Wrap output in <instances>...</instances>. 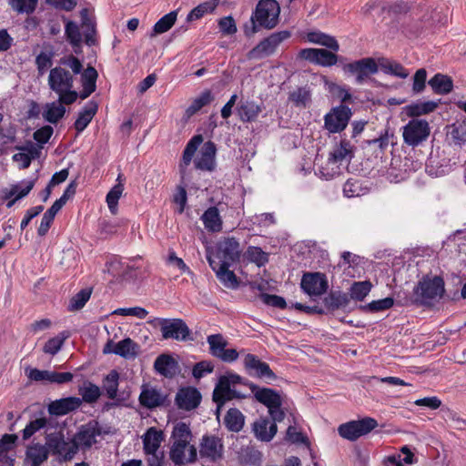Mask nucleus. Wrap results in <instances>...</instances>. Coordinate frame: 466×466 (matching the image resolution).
I'll return each mask as SVG.
<instances>
[{"instance_id":"f257e3e1","label":"nucleus","mask_w":466,"mask_h":466,"mask_svg":"<svg viewBox=\"0 0 466 466\" xmlns=\"http://www.w3.org/2000/svg\"><path fill=\"white\" fill-rule=\"evenodd\" d=\"M280 6L277 0H259L248 22L242 28L247 38L253 37L262 28L271 30L279 23Z\"/></svg>"},{"instance_id":"f03ea898","label":"nucleus","mask_w":466,"mask_h":466,"mask_svg":"<svg viewBox=\"0 0 466 466\" xmlns=\"http://www.w3.org/2000/svg\"><path fill=\"white\" fill-rule=\"evenodd\" d=\"M410 299L411 305L417 307H431L433 300L445 298V282L441 276L424 275L415 285Z\"/></svg>"},{"instance_id":"7ed1b4c3","label":"nucleus","mask_w":466,"mask_h":466,"mask_svg":"<svg viewBox=\"0 0 466 466\" xmlns=\"http://www.w3.org/2000/svg\"><path fill=\"white\" fill-rule=\"evenodd\" d=\"M341 69L347 76H354L355 83L358 85L370 81L374 86L387 87L386 85L371 77L379 72L378 59L374 57H363L350 63L343 62Z\"/></svg>"},{"instance_id":"20e7f679","label":"nucleus","mask_w":466,"mask_h":466,"mask_svg":"<svg viewBox=\"0 0 466 466\" xmlns=\"http://www.w3.org/2000/svg\"><path fill=\"white\" fill-rule=\"evenodd\" d=\"M164 432L156 427L148 428L142 436L143 450L147 458V466H163L165 461L164 451H157L164 441Z\"/></svg>"},{"instance_id":"39448f33","label":"nucleus","mask_w":466,"mask_h":466,"mask_svg":"<svg viewBox=\"0 0 466 466\" xmlns=\"http://www.w3.org/2000/svg\"><path fill=\"white\" fill-rule=\"evenodd\" d=\"M378 425L379 423L374 418L364 417L340 424L338 428V433L345 440L355 441L371 432Z\"/></svg>"},{"instance_id":"423d86ee","label":"nucleus","mask_w":466,"mask_h":466,"mask_svg":"<svg viewBox=\"0 0 466 466\" xmlns=\"http://www.w3.org/2000/svg\"><path fill=\"white\" fill-rule=\"evenodd\" d=\"M291 36L289 30H282L270 34L247 53V58L262 59L273 55L278 46L286 39Z\"/></svg>"},{"instance_id":"0eeeda50","label":"nucleus","mask_w":466,"mask_h":466,"mask_svg":"<svg viewBox=\"0 0 466 466\" xmlns=\"http://www.w3.org/2000/svg\"><path fill=\"white\" fill-rule=\"evenodd\" d=\"M93 423V420H91L78 428L75 437L71 440V445L64 454L65 461L72 460L77 453L80 446L85 450H88L96 443V431Z\"/></svg>"},{"instance_id":"6e6552de","label":"nucleus","mask_w":466,"mask_h":466,"mask_svg":"<svg viewBox=\"0 0 466 466\" xmlns=\"http://www.w3.org/2000/svg\"><path fill=\"white\" fill-rule=\"evenodd\" d=\"M158 322L162 337L165 339H173L179 341H192L191 330L182 319H155L149 323Z\"/></svg>"},{"instance_id":"1a4fd4ad","label":"nucleus","mask_w":466,"mask_h":466,"mask_svg":"<svg viewBox=\"0 0 466 466\" xmlns=\"http://www.w3.org/2000/svg\"><path fill=\"white\" fill-rule=\"evenodd\" d=\"M352 114V109L347 105L333 106L324 116V128L331 134L342 132L348 127Z\"/></svg>"},{"instance_id":"9d476101","label":"nucleus","mask_w":466,"mask_h":466,"mask_svg":"<svg viewBox=\"0 0 466 466\" xmlns=\"http://www.w3.org/2000/svg\"><path fill=\"white\" fill-rule=\"evenodd\" d=\"M257 401L268 408L271 423L277 424L284 420L286 411L282 407L283 400L279 391L275 389L268 388L263 393L258 395Z\"/></svg>"},{"instance_id":"9b49d317","label":"nucleus","mask_w":466,"mask_h":466,"mask_svg":"<svg viewBox=\"0 0 466 466\" xmlns=\"http://www.w3.org/2000/svg\"><path fill=\"white\" fill-rule=\"evenodd\" d=\"M301 290L310 297H320L329 289V280L325 273L305 271L300 280Z\"/></svg>"},{"instance_id":"f8f14e48","label":"nucleus","mask_w":466,"mask_h":466,"mask_svg":"<svg viewBox=\"0 0 466 466\" xmlns=\"http://www.w3.org/2000/svg\"><path fill=\"white\" fill-rule=\"evenodd\" d=\"M431 133V127L425 119H411L403 127V141L415 147L425 141Z\"/></svg>"},{"instance_id":"ddd939ff","label":"nucleus","mask_w":466,"mask_h":466,"mask_svg":"<svg viewBox=\"0 0 466 466\" xmlns=\"http://www.w3.org/2000/svg\"><path fill=\"white\" fill-rule=\"evenodd\" d=\"M364 144L373 149V154H375L376 157L379 155L382 156L390 146L394 147L397 145L395 128L390 127L388 121L384 128L380 130L377 137L367 139L364 141Z\"/></svg>"},{"instance_id":"4468645a","label":"nucleus","mask_w":466,"mask_h":466,"mask_svg":"<svg viewBox=\"0 0 466 466\" xmlns=\"http://www.w3.org/2000/svg\"><path fill=\"white\" fill-rule=\"evenodd\" d=\"M201 400L202 395L196 387H181L176 394L175 404L179 410L190 411L199 406Z\"/></svg>"},{"instance_id":"2eb2a0df","label":"nucleus","mask_w":466,"mask_h":466,"mask_svg":"<svg viewBox=\"0 0 466 466\" xmlns=\"http://www.w3.org/2000/svg\"><path fill=\"white\" fill-rule=\"evenodd\" d=\"M199 454L216 462L223 458L224 445L220 438L215 435H204L200 442Z\"/></svg>"},{"instance_id":"dca6fc26","label":"nucleus","mask_w":466,"mask_h":466,"mask_svg":"<svg viewBox=\"0 0 466 466\" xmlns=\"http://www.w3.org/2000/svg\"><path fill=\"white\" fill-rule=\"evenodd\" d=\"M247 395L242 394L235 389H231L227 377H219L218 381L212 393V400L222 408L227 401L233 399H246Z\"/></svg>"},{"instance_id":"f3484780","label":"nucleus","mask_w":466,"mask_h":466,"mask_svg":"<svg viewBox=\"0 0 466 466\" xmlns=\"http://www.w3.org/2000/svg\"><path fill=\"white\" fill-rule=\"evenodd\" d=\"M217 256L221 261H227L228 263L238 262L241 256V250L239 249V242L234 237L224 238L219 240L217 245Z\"/></svg>"},{"instance_id":"a211bd4d","label":"nucleus","mask_w":466,"mask_h":466,"mask_svg":"<svg viewBox=\"0 0 466 466\" xmlns=\"http://www.w3.org/2000/svg\"><path fill=\"white\" fill-rule=\"evenodd\" d=\"M244 367H245V370L251 376H256L260 379H263V378L269 379V380L277 379V375L270 369L269 365L267 362L262 361L260 359H258V356H256L254 354L248 353L245 356Z\"/></svg>"},{"instance_id":"6ab92c4d","label":"nucleus","mask_w":466,"mask_h":466,"mask_svg":"<svg viewBox=\"0 0 466 466\" xmlns=\"http://www.w3.org/2000/svg\"><path fill=\"white\" fill-rule=\"evenodd\" d=\"M153 368L157 374L167 379H173L181 372L178 361L171 354L167 353L157 357Z\"/></svg>"},{"instance_id":"aec40b11","label":"nucleus","mask_w":466,"mask_h":466,"mask_svg":"<svg viewBox=\"0 0 466 466\" xmlns=\"http://www.w3.org/2000/svg\"><path fill=\"white\" fill-rule=\"evenodd\" d=\"M324 295L325 297L322 299V303L325 315H333L336 310L345 309L350 304L349 294L341 290L331 289L329 292L327 291Z\"/></svg>"},{"instance_id":"412c9836","label":"nucleus","mask_w":466,"mask_h":466,"mask_svg":"<svg viewBox=\"0 0 466 466\" xmlns=\"http://www.w3.org/2000/svg\"><path fill=\"white\" fill-rule=\"evenodd\" d=\"M83 403L78 397L69 396L51 401L47 411L51 416H64L76 410Z\"/></svg>"},{"instance_id":"4be33fe9","label":"nucleus","mask_w":466,"mask_h":466,"mask_svg":"<svg viewBox=\"0 0 466 466\" xmlns=\"http://www.w3.org/2000/svg\"><path fill=\"white\" fill-rule=\"evenodd\" d=\"M251 430L257 440L269 442L278 432V425L271 423L269 418L260 416L252 423Z\"/></svg>"},{"instance_id":"5701e85b","label":"nucleus","mask_w":466,"mask_h":466,"mask_svg":"<svg viewBox=\"0 0 466 466\" xmlns=\"http://www.w3.org/2000/svg\"><path fill=\"white\" fill-rule=\"evenodd\" d=\"M48 448L39 442H32L26 447L24 466H41L47 461Z\"/></svg>"},{"instance_id":"b1692460","label":"nucleus","mask_w":466,"mask_h":466,"mask_svg":"<svg viewBox=\"0 0 466 466\" xmlns=\"http://www.w3.org/2000/svg\"><path fill=\"white\" fill-rule=\"evenodd\" d=\"M216 144L208 140L204 143L201 149V156L194 161L195 167L199 170L214 171L216 168Z\"/></svg>"},{"instance_id":"393cba45","label":"nucleus","mask_w":466,"mask_h":466,"mask_svg":"<svg viewBox=\"0 0 466 466\" xmlns=\"http://www.w3.org/2000/svg\"><path fill=\"white\" fill-rule=\"evenodd\" d=\"M446 141L450 146L466 145V122L456 121L446 126Z\"/></svg>"},{"instance_id":"a878e982","label":"nucleus","mask_w":466,"mask_h":466,"mask_svg":"<svg viewBox=\"0 0 466 466\" xmlns=\"http://www.w3.org/2000/svg\"><path fill=\"white\" fill-rule=\"evenodd\" d=\"M98 110V103L95 100H89L85 106L79 111L78 116L74 123V127L77 134L83 132Z\"/></svg>"},{"instance_id":"bb28decb","label":"nucleus","mask_w":466,"mask_h":466,"mask_svg":"<svg viewBox=\"0 0 466 466\" xmlns=\"http://www.w3.org/2000/svg\"><path fill=\"white\" fill-rule=\"evenodd\" d=\"M441 99H438L436 101H425L420 102L417 101L415 103H411L403 107L405 114L411 117L412 119H417L416 117L420 116L422 115H428L436 110L440 104H441Z\"/></svg>"},{"instance_id":"cd10ccee","label":"nucleus","mask_w":466,"mask_h":466,"mask_svg":"<svg viewBox=\"0 0 466 466\" xmlns=\"http://www.w3.org/2000/svg\"><path fill=\"white\" fill-rule=\"evenodd\" d=\"M213 100L214 96L209 89L203 91L185 110L181 122L187 124L193 115L198 113L202 107L209 105Z\"/></svg>"},{"instance_id":"c85d7f7f","label":"nucleus","mask_w":466,"mask_h":466,"mask_svg":"<svg viewBox=\"0 0 466 466\" xmlns=\"http://www.w3.org/2000/svg\"><path fill=\"white\" fill-rule=\"evenodd\" d=\"M49 423L48 419L45 416V410H40L31 416L30 421L26 424L25 428L22 431L23 441L29 440L35 433L42 429H46Z\"/></svg>"},{"instance_id":"c756f323","label":"nucleus","mask_w":466,"mask_h":466,"mask_svg":"<svg viewBox=\"0 0 466 466\" xmlns=\"http://www.w3.org/2000/svg\"><path fill=\"white\" fill-rule=\"evenodd\" d=\"M238 461L241 466H261L262 452L254 446H243L238 452Z\"/></svg>"},{"instance_id":"7c9ffc66","label":"nucleus","mask_w":466,"mask_h":466,"mask_svg":"<svg viewBox=\"0 0 466 466\" xmlns=\"http://www.w3.org/2000/svg\"><path fill=\"white\" fill-rule=\"evenodd\" d=\"M429 86L437 95H448L453 90L452 78L441 73L435 74L429 81Z\"/></svg>"},{"instance_id":"2f4dec72","label":"nucleus","mask_w":466,"mask_h":466,"mask_svg":"<svg viewBox=\"0 0 466 466\" xmlns=\"http://www.w3.org/2000/svg\"><path fill=\"white\" fill-rule=\"evenodd\" d=\"M160 390L151 387L148 384H143L141 392L138 397L139 403L142 407L150 410L158 408Z\"/></svg>"},{"instance_id":"473e14b6","label":"nucleus","mask_w":466,"mask_h":466,"mask_svg":"<svg viewBox=\"0 0 466 466\" xmlns=\"http://www.w3.org/2000/svg\"><path fill=\"white\" fill-rule=\"evenodd\" d=\"M379 69L384 74L394 76L402 79L409 76V71L399 62L386 57H379Z\"/></svg>"},{"instance_id":"72a5a7b5","label":"nucleus","mask_w":466,"mask_h":466,"mask_svg":"<svg viewBox=\"0 0 466 466\" xmlns=\"http://www.w3.org/2000/svg\"><path fill=\"white\" fill-rule=\"evenodd\" d=\"M44 446L48 448L49 453L51 452L54 455H62L64 457V454L67 450V443L65 441L63 431H60L46 434V444Z\"/></svg>"},{"instance_id":"f704fd0d","label":"nucleus","mask_w":466,"mask_h":466,"mask_svg":"<svg viewBox=\"0 0 466 466\" xmlns=\"http://www.w3.org/2000/svg\"><path fill=\"white\" fill-rule=\"evenodd\" d=\"M237 111L242 122H254L262 111V108L256 102L247 100L238 106Z\"/></svg>"},{"instance_id":"c9c22d12","label":"nucleus","mask_w":466,"mask_h":466,"mask_svg":"<svg viewBox=\"0 0 466 466\" xmlns=\"http://www.w3.org/2000/svg\"><path fill=\"white\" fill-rule=\"evenodd\" d=\"M230 266V263H228L227 261H221L217 270V278L226 287L232 289H237L239 287L240 282L234 271L229 269Z\"/></svg>"},{"instance_id":"e433bc0d","label":"nucleus","mask_w":466,"mask_h":466,"mask_svg":"<svg viewBox=\"0 0 466 466\" xmlns=\"http://www.w3.org/2000/svg\"><path fill=\"white\" fill-rule=\"evenodd\" d=\"M307 38L309 42L325 46L326 48L331 51L338 52L339 49V45L337 39L334 36L325 34L323 32H309L307 35Z\"/></svg>"},{"instance_id":"4c0bfd02","label":"nucleus","mask_w":466,"mask_h":466,"mask_svg":"<svg viewBox=\"0 0 466 466\" xmlns=\"http://www.w3.org/2000/svg\"><path fill=\"white\" fill-rule=\"evenodd\" d=\"M219 3L220 0H208L199 4L187 14L186 22L191 23L202 18L205 15L213 14Z\"/></svg>"},{"instance_id":"58836bf2","label":"nucleus","mask_w":466,"mask_h":466,"mask_svg":"<svg viewBox=\"0 0 466 466\" xmlns=\"http://www.w3.org/2000/svg\"><path fill=\"white\" fill-rule=\"evenodd\" d=\"M225 427L232 432H239L245 425V416L237 408H230L224 418Z\"/></svg>"},{"instance_id":"ea45409f","label":"nucleus","mask_w":466,"mask_h":466,"mask_svg":"<svg viewBox=\"0 0 466 466\" xmlns=\"http://www.w3.org/2000/svg\"><path fill=\"white\" fill-rule=\"evenodd\" d=\"M205 228L212 233L219 232L222 229V219L217 207L208 208L201 216Z\"/></svg>"},{"instance_id":"a19ab883","label":"nucleus","mask_w":466,"mask_h":466,"mask_svg":"<svg viewBox=\"0 0 466 466\" xmlns=\"http://www.w3.org/2000/svg\"><path fill=\"white\" fill-rule=\"evenodd\" d=\"M78 393L82 396L80 400L89 404L96 402L102 394L100 388L88 380H84L83 385L78 386Z\"/></svg>"},{"instance_id":"79ce46f5","label":"nucleus","mask_w":466,"mask_h":466,"mask_svg":"<svg viewBox=\"0 0 466 466\" xmlns=\"http://www.w3.org/2000/svg\"><path fill=\"white\" fill-rule=\"evenodd\" d=\"M178 9L171 11L167 15H163L154 25L152 31L149 35L150 37H154L157 35L164 34L173 27L177 18Z\"/></svg>"},{"instance_id":"37998d69","label":"nucleus","mask_w":466,"mask_h":466,"mask_svg":"<svg viewBox=\"0 0 466 466\" xmlns=\"http://www.w3.org/2000/svg\"><path fill=\"white\" fill-rule=\"evenodd\" d=\"M66 112L65 106L60 105L57 101L46 103L44 106L43 117L50 124H57Z\"/></svg>"},{"instance_id":"c03bdc74","label":"nucleus","mask_w":466,"mask_h":466,"mask_svg":"<svg viewBox=\"0 0 466 466\" xmlns=\"http://www.w3.org/2000/svg\"><path fill=\"white\" fill-rule=\"evenodd\" d=\"M318 58L316 60V65L329 67L337 63H339V66L342 67L343 62L348 60L347 57L338 56L334 51L328 50L325 48H318Z\"/></svg>"},{"instance_id":"a18cd8bd","label":"nucleus","mask_w":466,"mask_h":466,"mask_svg":"<svg viewBox=\"0 0 466 466\" xmlns=\"http://www.w3.org/2000/svg\"><path fill=\"white\" fill-rule=\"evenodd\" d=\"M62 208L63 206L61 204H59L57 201H55L53 205L44 213L40 226L37 228V235L39 237H44L47 234L56 214Z\"/></svg>"},{"instance_id":"49530a36","label":"nucleus","mask_w":466,"mask_h":466,"mask_svg":"<svg viewBox=\"0 0 466 466\" xmlns=\"http://www.w3.org/2000/svg\"><path fill=\"white\" fill-rule=\"evenodd\" d=\"M139 345L130 338H125L116 344L115 354L124 359L135 358L138 354Z\"/></svg>"},{"instance_id":"de8ad7c7","label":"nucleus","mask_w":466,"mask_h":466,"mask_svg":"<svg viewBox=\"0 0 466 466\" xmlns=\"http://www.w3.org/2000/svg\"><path fill=\"white\" fill-rule=\"evenodd\" d=\"M102 388L106 391V395L110 400H116L117 396L119 385V373L116 370H111L110 372L104 377Z\"/></svg>"},{"instance_id":"09e8293b","label":"nucleus","mask_w":466,"mask_h":466,"mask_svg":"<svg viewBox=\"0 0 466 466\" xmlns=\"http://www.w3.org/2000/svg\"><path fill=\"white\" fill-rule=\"evenodd\" d=\"M394 303L395 299L392 297H387L381 299L372 300L364 305H360L358 309L365 313H377L391 309Z\"/></svg>"},{"instance_id":"8fccbe9b","label":"nucleus","mask_w":466,"mask_h":466,"mask_svg":"<svg viewBox=\"0 0 466 466\" xmlns=\"http://www.w3.org/2000/svg\"><path fill=\"white\" fill-rule=\"evenodd\" d=\"M221 377H227L228 380L229 385L241 384L244 386H248L251 392L254 395L256 400H258V397L259 394L263 393L268 388L259 387L252 381L241 377L240 375L233 372H228L226 375H222Z\"/></svg>"},{"instance_id":"3c124183","label":"nucleus","mask_w":466,"mask_h":466,"mask_svg":"<svg viewBox=\"0 0 466 466\" xmlns=\"http://www.w3.org/2000/svg\"><path fill=\"white\" fill-rule=\"evenodd\" d=\"M244 259L256 264L258 268L268 262V253L262 250L260 247L249 246L243 254Z\"/></svg>"},{"instance_id":"603ef678","label":"nucleus","mask_w":466,"mask_h":466,"mask_svg":"<svg viewBox=\"0 0 466 466\" xmlns=\"http://www.w3.org/2000/svg\"><path fill=\"white\" fill-rule=\"evenodd\" d=\"M371 289L372 284L370 280L354 281L350 288V292L348 293L350 300L354 299L357 301H363L370 292Z\"/></svg>"},{"instance_id":"864d4df0","label":"nucleus","mask_w":466,"mask_h":466,"mask_svg":"<svg viewBox=\"0 0 466 466\" xmlns=\"http://www.w3.org/2000/svg\"><path fill=\"white\" fill-rule=\"evenodd\" d=\"M289 101L297 107L306 108L311 102V92L309 87H298L289 94Z\"/></svg>"},{"instance_id":"5fc2aeb1","label":"nucleus","mask_w":466,"mask_h":466,"mask_svg":"<svg viewBox=\"0 0 466 466\" xmlns=\"http://www.w3.org/2000/svg\"><path fill=\"white\" fill-rule=\"evenodd\" d=\"M71 336L69 330H63L57 336L49 339L43 347V351L56 355L63 347L65 341Z\"/></svg>"},{"instance_id":"6e6d98bb","label":"nucleus","mask_w":466,"mask_h":466,"mask_svg":"<svg viewBox=\"0 0 466 466\" xmlns=\"http://www.w3.org/2000/svg\"><path fill=\"white\" fill-rule=\"evenodd\" d=\"M192 437L193 435L189 424L184 421H179L173 427L171 438L175 439L174 442L183 443L184 441L186 445L189 446Z\"/></svg>"},{"instance_id":"4d7b16f0","label":"nucleus","mask_w":466,"mask_h":466,"mask_svg":"<svg viewBox=\"0 0 466 466\" xmlns=\"http://www.w3.org/2000/svg\"><path fill=\"white\" fill-rule=\"evenodd\" d=\"M121 174L118 175L117 180L120 181ZM124 185L121 182H118L115 185L109 192L106 194V201L107 203L108 208L113 215H116L117 212V205L118 200L123 193Z\"/></svg>"},{"instance_id":"13d9d810","label":"nucleus","mask_w":466,"mask_h":466,"mask_svg":"<svg viewBox=\"0 0 466 466\" xmlns=\"http://www.w3.org/2000/svg\"><path fill=\"white\" fill-rule=\"evenodd\" d=\"M353 156L354 155L352 152L350 142L346 138H342L339 141V144L337 147V148L329 153V160H331L334 163H337L339 161L343 160L347 157H349L350 159H351Z\"/></svg>"},{"instance_id":"bf43d9fd","label":"nucleus","mask_w":466,"mask_h":466,"mask_svg":"<svg viewBox=\"0 0 466 466\" xmlns=\"http://www.w3.org/2000/svg\"><path fill=\"white\" fill-rule=\"evenodd\" d=\"M37 4L38 0H8V5L17 14L32 15Z\"/></svg>"},{"instance_id":"052dcab7","label":"nucleus","mask_w":466,"mask_h":466,"mask_svg":"<svg viewBox=\"0 0 466 466\" xmlns=\"http://www.w3.org/2000/svg\"><path fill=\"white\" fill-rule=\"evenodd\" d=\"M65 76V68L61 66L52 68L48 76L49 88L56 93L61 91L63 89V80Z\"/></svg>"},{"instance_id":"680f3d73","label":"nucleus","mask_w":466,"mask_h":466,"mask_svg":"<svg viewBox=\"0 0 466 466\" xmlns=\"http://www.w3.org/2000/svg\"><path fill=\"white\" fill-rule=\"evenodd\" d=\"M92 289H83L70 299L67 309L68 311L79 310L89 300Z\"/></svg>"},{"instance_id":"e2e57ef3","label":"nucleus","mask_w":466,"mask_h":466,"mask_svg":"<svg viewBox=\"0 0 466 466\" xmlns=\"http://www.w3.org/2000/svg\"><path fill=\"white\" fill-rule=\"evenodd\" d=\"M207 340L209 344V353L216 358L228 344L219 333L209 335Z\"/></svg>"},{"instance_id":"0e129e2a","label":"nucleus","mask_w":466,"mask_h":466,"mask_svg":"<svg viewBox=\"0 0 466 466\" xmlns=\"http://www.w3.org/2000/svg\"><path fill=\"white\" fill-rule=\"evenodd\" d=\"M218 27L223 35H232L238 31L236 21L231 15L219 18Z\"/></svg>"},{"instance_id":"69168bd1","label":"nucleus","mask_w":466,"mask_h":466,"mask_svg":"<svg viewBox=\"0 0 466 466\" xmlns=\"http://www.w3.org/2000/svg\"><path fill=\"white\" fill-rule=\"evenodd\" d=\"M188 445L183 441L181 442H174L170 451L169 458L175 463L176 466H181L185 462V450Z\"/></svg>"},{"instance_id":"338daca9","label":"nucleus","mask_w":466,"mask_h":466,"mask_svg":"<svg viewBox=\"0 0 466 466\" xmlns=\"http://www.w3.org/2000/svg\"><path fill=\"white\" fill-rule=\"evenodd\" d=\"M265 305L271 306L279 309H285L288 307L285 298L268 293H259L258 296Z\"/></svg>"},{"instance_id":"774afa93","label":"nucleus","mask_w":466,"mask_h":466,"mask_svg":"<svg viewBox=\"0 0 466 466\" xmlns=\"http://www.w3.org/2000/svg\"><path fill=\"white\" fill-rule=\"evenodd\" d=\"M54 52L49 51L48 53L40 52L35 57V65L37 67L38 74L44 75L45 72L53 65Z\"/></svg>"}]
</instances>
